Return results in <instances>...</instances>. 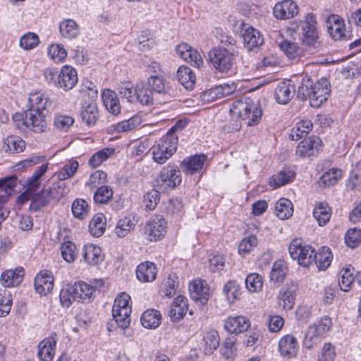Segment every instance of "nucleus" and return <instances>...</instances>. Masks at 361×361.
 I'll return each instance as SVG.
<instances>
[{"label":"nucleus","instance_id":"58836bf2","mask_svg":"<svg viewBox=\"0 0 361 361\" xmlns=\"http://www.w3.org/2000/svg\"><path fill=\"white\" fill-rule=\"evenodd\" d=\"M59 31L63 37L71 39L78 37L80 27L75 20L66 19L60 23Z\"/></svg>","mask_w":361,"mask_h":361},{"label":"nucleus","instance_id":"de8ad7c7","mask_svg":"<svg viewBox=\"0 0 361 361\" xmlns=\"http://www.w3.org/2000/svg\"><path fill=\"white\" fill-rule=\"evenodd\" d=\"M135 227V224L130 216H125L119 219L115 227V233L119 238L128 235Z\"/></svg>","mask_w":361,"mask_h":361},{"label":"nucleus","instance_id":"f03ea898","mask_svg":"<svg viewBox=\"0 0 361 361\" xmlns=\"http://www.w3.org/2000/svg\"><path fill=\"white\" fill-rule=\"evenodd\" d=\"M331 92L330 82L326 78H321L314 82L307 75L302 78L298 87V95L302 99H309L312 107L318 108L325 102Z\"/></svg>","mask_w":361,"mask_h":361},{"label":"nucleus","instance_id":"b1692460","mask_svg":"<svg viewBox=\"0 0 361 361\" xmlns=\"http://www.w3.org/2000/svg\"><path fill=\"white\" fill-rule=\"evenodd\" d=\"M50 104L49 97L43 92H30L28 97V111L47 112Z\"/></svg>","mask_w":361,"mask_h":361},{"label":"nucleus","instance_id":"774afa93","mask_svg":"<svg viewBox=\"0 0 361 361\" xmlns=\"http://www.w3.org/2000/svg\"><path fill=\"white\" fill-rule=\"evenodd\" d=\"M107 182V174L103 171H96L92 173L88 181L86 183V186H88L91 189L99 188L101 185H104Z\"/></svg>","mask_w":361,"mask_h":361},{"label":"nucleus","instance_id":"2f4dec72","mask_svg":"<svg viewBox=\"0 0 361 361\" xmlns=\"http://www.w3.org/2000/svg\"><path fill=\"white\" fill-rule=\"evenodd\" d=\"M295 176V171L290 167H284L279 173L272 176L270 180V186L278 188L293 180Z\"/></svg>","mask_w":361,"mask_h":361},{"label":"nucleus","instance_id":"37998d69","mask_svg":"<svg viewBox=\"0 0 361 361\" xmlns=\"http://www.w3.org/2000/svg\"><path fill=\"white\" fill-rule=\"evenodd\" d=\"M25 147V141L18 136H8L4 140L3 148L10 154H17L23 151Z\"/></svg>","mask_w":361,"mask_h":361},{"label":"nucleus","instance_id":"ddd939ff","mask_svg":"<svg viewBox=\"0 0 361 361\" xmlns=\"http://www.w3.org/2000/svg\"><path fill=\"white\" fill-rule=\"evenodd\" d=\"M75 292L78 302H90L95 289L100 290L104 286V282L102 280L95 281L94 286L89 285L83 281H79L73 284Z\"/></svg>","mask_w":361,"mask_h":361},{"label":"nucleus","instance_id":"5fc2aeb1","mask_svg":"<svg viewBox=\"0 0 361 361\" xmlns=\"http://www.w3.org/2000/svg\"><path fill=\"white\" fill-rule=\"evenodd\" d=\"M342 176V171L333 168L326 171L320 178V183L325 187L335 185Z\"/></svg>","mask_w":361,"mask_h":361},{"label":"nucleus","instance_id":"c03bdc74","mask_svg":"<svg viewBox=\"0 0 361 361\" xmlns=\"http://www.w3.org/2000/svg\"><path fill=\"white\" fill-rule=\"evenodd\" d=\"M106 218L102 214H95L89 224V231L94 237H99L106 230Z\"/></svg>","mask_w":361,"mask_h":361},{"label":"nucleus","instance_id":"9d476101","mask_svg":"<svg viewBox=\"0 0 361 361\" xmlns=\"http://www.w3.org/2000/svg\"><path fill=\"white\" fill-rule=\"evenodd\" d=\"M181 173L177 166L169 164L162 168L157 178L158 186L175 188L181 183Z\"/></svg>","mask_w":361,"mask_h":361},{"label":"nucleus","instance_id":"4be33fe9","mask_svg":"<svg viewBox=\"0 0 361 361\" xmlns=\"http://www.w3.org/2000/svg\"><path fill=\"white\" fill-rule=\"evenodd\" d=\"M236 85L235 82L224 83L206 91L203 94L204 99L213 101L215 99H221L224 97L228 96L235 92L236 90Z\"/></svg>","mask_w":361,"mask_h":361},{"label":"nucleus","instance_id":"09e8293b","mask_svg":"<svg viewBox=\"0 0 361 361\" xmlns=\"http://www.w3.org/2000/svg\"><path fill=\"white\" fill-rule=\"evenodd\" d=\"M178 286V277L175 274H170L164 281L163 286L160 290L162 297L171 298L176 293Z\"/></svg>","mask_w":361,"mask_h":361},{"label":"nucleus","instance_id":"ea45409f","mask_svg":"<svg viewBox=\"0 0 361 361\" xmlns=\"http://www.w3.org/2000/svg\"><path fill=\"white\" fill-rule=\"evenodd\" d=\"M98 110L95 103L85 104L81 108L82 121L87 126L94 125L98 118Z\"/></svg>","mask_w":361,"mask_h":361},{"label":"nucleus","instance_id":"13d9d810","mask_svg":"<svg viewBox=\"0 0 361 361\" xmlns=\"http://www.w3.org/2000/svg\"><path fill=\"white\" fill-rule=\"evenodd\" d=\"M245 286L250 292H259L262 289L263 279L257 273L250 274L246 277Z\"/></svg>","mask_w":361,"mask_h":361},{"label":"nucleus","instance_id":"1a4fd4ad","mask_svg":"<svg viewBox=\"0 0 361 361\" xmlns=\"http://www.w3.org/2000/svg\"><path fill=\"white\" fill-rule=\"evenodd\" d=\"M147 85L152 92L165 97L166 99H171L178 96V92L176 88L170 85L164 77L158 75H151L147 79Z\"/></svg>","mask_w":361,"mask_h":361},{"label":"nucleus","instance_id":"6e6d98bb","mask_svg":"<svg viewBox=\"0 0 361 361\" xmlns=\"http://www.w3.org/2000/svg\"><path fill=\"white\" fill-rule=\"evenodd\" d=\"M287 273V267L283 261L275 262L270 273V279L274 282H282Z\"/></svg>","mask_w":361,"mask_h":361},{"label":"nucleus","instance_id":"412c9836","mask_svg":"<svg viewBox=\"0 0 361 361\" xmlns=\"http://www.w3.org/2000/svg\"><path fill=\"white\" fill-rule=\"evenodd\" d=\"M35 288L42 295L49 293L54 287V277L48 271H41L35 278Z\"/></svg>","mask_w":361,"mask_h":361},{"label":"nucleus","instance_id":"e433bc0d","mask_svg":"<svg viewBox=\"0 0 361 361\" xmlns=\"http://www.w3.org/2000/svg\"><path fill=\"white\" fill-rule=\"evenodd\" d=\"M140 320L145 328L156 329L161 324V315L158 310L150 309L142 313Z\"/></svg>","mask_w":361,"mask_h":361},{"label":"nucleus","instance_id":"c756f323","mask_svg":"<svg viewBox=\"0 0 361 361\" xmlns=\"http://www.w3.org/2000/svg\"><path fill=\"white\" fill-rule=\"evenodd\" d=\"M157 270L153 262H145L140 264L136 269V276L142 282L153 281L157 276Z\"/></svg>","mask_w":361,"mask_h":361},{"label":"nucleus","instance_id":"bf43d9fd","mask_svg":"<svg viewBox=\"0 0 361 361\" xmlns=\"http://www.w3.org/2000/svg\"><path fill=\"white\" fill-rule=\"evenodd\" d=\"M223 291L230 303H233L235 300L239 298L240 295L239 286L233 281H230L226 283L224 287Z\"/></svg>","mask_w":361,"mask_h":361},{"label":"nucleus","instance_id":"052dcab7","mask_svg":"<svg viewBox=\"0 0 361 361\" xmlns=\"http://www.w3.org/2000/svg\"><path fill=\"white\" fill-rule=\"evenodd\" d=\"M61 255L67 262H73L78 256L75 245L68 240L65 241L61 246Z\"/></svg>","mask_w":361,"mask_h":361},{"label":"nucleus","instance_id":"3c124183","mask_svg":"<svg viewBox=\"0 0 361 361\" xmlns=\"http://www.w3.org/2000/svg\"><path fill=\"white\" fill-rule=\"evenodd\" d=\"M18 184V179L16 175H11L0 178V192L10 198Z\"/></svg>","mask_w":361,"mask_h":361},{"label":"nucleus","instance_id":"680f3d73","mask_svg":"<svg viewBox=\"0 0 361 361\" xmlns=\"http://www.w3.org/2000/svg\"><path fill=\"white\" fill-rule=\"evenodd\" d=\"M48 55L56 63L63 62L67 57V51L59 44H52L48 48Z\"/></svg>","mask_w":361,"mask_h":361},{"label":"nucleus","instance_id":"0e129e2a","mask_svg":"<svg viewBox=\"0 0 361 361\" xmlns=\"http://www.w3.org/2000/svg\"><path fill=\"white\" fill-rule=\"evenodd\" d=\"M87 202L83 199H77L72 204V212L75 218L85 219L88 214Z\"/></svg>","mask_w":361,"mask_h":361},{"label":"nucleus","instance_id":"cd10ccee","mask_svg":"<svg viewBox=\"0 0 361 361\" xmlns=\"http://www.w3.org/2000/svg\"><path fill=\"white\" fill-rule=\"evenodd\" d=\"M102 98L106 109L109 113L118 115L121 112L120 101L114 91L105 89L102 92Z\"/></svg>","mask_w":361,"mask_h":361},{"label":"nucleus","instance_id":"69168bd1","mask_svg":"<svg viewBox=\"0 0 361 361\" xmlns=\"http://www.w3.org/2000/svg\"><path fill=\"white\" fill-rule=\"evenodd\" d=\"M258 243L256 236L251 235L243 238L238 245V253L245 257L257 246Z\"/></svg>","mask_w":361,"mask_h":361},{"label":"nucleus","instance_id":"79ce46f5","mask_svg":"<svg viewBox=\"0 0 361 361\" xmlns=\"http://www.w3.org/2000/svg\"><path fill=\"white\" fill-rule=\"evenodd\" d=\"M219 336L217 331L206 332L203 336L202 348L205 355H211L219 345Z\"/></svg>","mask_w":361,"mask_h":361},{"label":"nucleus","instance_id":"473e14b6","mask_svg":"<svg viewBox=\"0 0 361 361\" xmlns=\"http://www.w3.org/2000/svg\"><path fill=\"white\" fill-rule=\"evenodd\" d=\"M296 287L294 285L286 286L280 290L279 305L284 310H290L295 304Z\"/></svg>","mask_w":361,"mask_h":361},{"label":"nucleus","instance_id":"5701e85b","mask_svg":"<svg viewBox=\"0 0 361 361\" xmlns=\"http://www.w3.org/2000/svg\"><path fill=\"white\" fill-rule=\"evenodd\" d=\"M24 277L23 267H17L14 269L4 271L0 277V282L4 287H15L18 286Z\"/></svg>","mask_w":361,"mask_h":361},{"label":"nucleus","instance_id":"c85d7f7f","mask_svg":"<svg viewBox=\"0 0 361 361\" xmlns=\"http://www.w3.org/2000/svg\"><path fill=\"white\" fill-rule=\"evenodd\" d=\"M56 341L52 337L42 341L38 345L37 356L41 361H51L55 354Z\"/></svg>","mask_w":361,"mask_h":361},{"label":"nucleus","instance_id":"dca6fc26","mask_svg":"<svg viewBox=\"0 0 361 361\" xmlns=\"http://www.w3.org/2000/svg\"><path fill=\"white\" fill-rule=\"evenodd\" d=\"M298 13V7L292 0H283L277 3L273 9L274 16L281 20L293 18Z\"/></svg>","mask_w":361,"mask_h":361},{"label":"nucleus","instance_id":"393cba45","mask_svg":"<svg viewBox=\"0 0 361 361\" xmlns=\"http://www.w3.org/2000/svg\"><path fill=\"white\" fill-rule=\"evenodd\" d=\"M206 160L204 154H195L183 159L180 167L183 172L189 174L202 171Z\"/></svg>","mask_w":361,"mask_h":361},{"label":"nucleus","instance_id":"c9c22d12","mask_svg":"<svg viewBox=\"0 0 361 361\" xmlns=\"http://www.w3.org/2000/svg\"><path fill=\"white\" fill-rule=\"evenodd\" d=\"M280 49L290 59H299L304 55V50L297 43L283 39L279 42Z\"/></svg>","mask_w":361,"mask_h":361},{"label":"nucleus","instance_id":"423d86ee","mask_svg":"<svg viewBox=\"0 0 361 361\" xmlns=\"http://www.w3.org/2000/svg\"><path fill=\"white\" fill-rule=\"evenodd\" d=\"M178 136L166 133L160 139L159 143L152 147V159L163 164L176 152L178 146Z\"/></svg>","mask_w":361,"mask_h":361},{"label":"nucleus","instance_id":"864d4df0","mask_svg":"<svg viewBox=\"0 0 361 361\" xmlns=\"http://www.w3.org/2000/svg\"><path fill=\"white\" fill-rule=\"evenodd\" d=\"M49 164L46 163L37 167L32 176L27 180V186L29 190L35 191L40 185L41 177L47 171Z\"/></svg>","mask_w":361,"mask_h":361},{"label":"nucleus","instance_id":"9b49d317","mask_svg":"<svg viewBox=\"0 0 361 361\" xmlns=\"http://www.w3.org/2000/svg\"><path fill=\"white\" fill-rule=\"evenodd\" d=\"M166 221L162 216H154L145 226V234L150 241L161 240L166 233Z\"/></svg>","mask_w":361,"mask_h":361},{"label":"nucleus","instance_id":"39448f33","mask_svg":"<svg viewBox=\"0 0 361 361\" xmlns=\"http://www.w3.org/2000/svg\"><path fill=\"white\" fill-rule=\"evenodd\" d=\"M317 21L312 13H307L305 20L298 26L299 39L303 46L310 49L316 48L319 44V32L316 27Z\"/></svg>","mask_w":361,"mask_h":361},{"label":"nucleus","instance_id":"e2e57ef3","mask_svg":"<svg viewBox=\"0 0 361 361\" xmlns=\"http://www.w3.org/2000/svg\"><path fill=\"white\" fill-rule=\"evenodd\" d=\"M114 194V191L110 186L101 185L94 194V200L96 203L105 204L109 202Z\"/></svg>","mask_w":361,"mask_h":361},{"label":"nucleus","instance_id":"f8f14e48","mask_svg":"<svg viewBox=\"0 0 361 361\" xmlns=\"http://www.w3.org/2000/svg\"><path fill=\"white\" fill-rule=\"evenodd\" d=\"M189 291L191 299L198 305H206L210 298L209 288L204 281L198 280L190 283Z\"/></svg>","mask_w":361,"mask_h":361},{"label":"nucleus","instance_id":"4c0bfd02","mask_svg":"<svg viewBox=\"0 0 361 361\" xmlns=\"http://www.w3.org/2000/svg\"><path fill=\"white\" fill-rule=\"evenodd\" d=\"M314 262L319 270H325L330 266L333 255L329 247H322L317 252H314Z\"/></svg>","mask_w":361,"mask_h":361},{"label":"nucleus","instance_id":"a878e982","mask_svg":"<svg viewBox=\"0 0 361 361\" xmlns=\"http://www.w3.org/2000/svg\"><path fill=\"white\" fill-rule=\"evenodd\" d=\"M188 309V299L183 295H178L173 300L169 315L173 322H177L183 318Z\"/></svg>","mask_w":361,"mask_h":361},{"label":"nucleus","instance_id":"a211bd4d","mask_svg":"<svg viewBox=\"0 0 361 361\" xmlns=\"http://www.w3.org/2000/svg\"><path fill=\"white\" fill-rule=\"evenodd\" d=\"M250 326V320L244 316L228 317L224 321V329L230 334H240Z\"/></svg>","mask_w":361,"mask_h":361},{"label":"nucleus","instance_id":"4468645a","mask_svg":"<svg viewBox=\"0 0 361 361\" xmlns=\"http://www.w3.org/2000/svg\"><path fill=\"white\" fill-rule=\"evenodd\" d=\"M321 140L316 136H310L301 141L296 147L298 156L305 158L315 155L321 146Z\"/></svg>","mask_w":361,"mask_h":361},{"label":"nucleus","instance_id":"72a5a7b5","mask_svg":"<svg viewBox=\"0 0 361 361\" xmlns=\"http://www.w3.org/2000/svg\"><path fill=\"white\" fill-rule=\"evenodd\" d=\"M178 82L187 90H192L195 85L196 77L192 71L186 66L178 68L176 74Z\"/></svg>","mask_w":361,"mask_h":361},{"label":"nucleus","instance_id":"a19ab883","mask_svg":"<svg viewBox=\"0 0 361 361\" xmlns=\"http://www.w3.org/2000/svg\"><path fill=\"white\" fill-rule=\"evenodd\" d=\"M313 216L319 225L322 226L329 222L331 219V208L326 202H319L316 204L314 209Z\"/></svg>","mask_w":361,"mask_h":361},{"label":"nucleus","instance_id":"338daca9","mask_svg":"<svg viewBox=\"0 0 361 361\" xmlns=\"http://www.w3.org/2000/svg\"><path fill=\"white\" fill-rule=\"evenodd\" d=\"M79 167V164L75 160H70L58 173V178L64 180L75 175Z\"/></svg>","mask_w":361,"mask_h":361},{"label":"nucleus","instance_id":"603ef678","mask_svg":"<svg viewBox=\"0 0 361 361\" xmlns=\"http://www.w3.org/2000/svg\"><path fill=\"white\" fill-rule=\"evenodd\" d=\"M115 152L114 148L106 147L94 153L89 159L88 164L92 168L100 166Z\"/></svg>","mask_w":361,"mask_h":361},{"label":"nucleus","instance_id":"f704fd0d","mask_svg":"<svg viewBox=\"0 0 361 361\" xmlns=\"http://www.w3.org/2000/svg\"><path fill=\"white\" fill-rule=\"evenodd\" d=\"M135 102H138L142 105H149L152 104L153 93L147 84L144 82H139L135 87Z\"/></svg>","mask_w":361,"mask_h":361},{"label":"nucleus","instance_id":"7c9ffc66","mask_svg":"<svg viewBox=\"0 0 361 361\" xmlns=\"http://www.w3.org/2000/svg\"><path fill=\"white\" fill-rule=\"evenodd\" d=\"M82 257L89 265L94 266L103 260L102 250L94 244H87L83 247Z\"/></svg>","mask_w":361,"mask_h":361},{"label":"nucleus","instance_id":"7ed1b4c3","mask_svg":"<svg viewBox=\"0 0 361 361\" xmlns=\"http://www.w3.org/2000/svg\"><path fill=\"white\" fill-rule=\"evenodd\" d=\"M46 114L47 112L27 110L23 114H14L13 121L20 130L29 129L35 133H44L49 128Z\"/></svg>","mask_w":361,"mask_h":361},{"label":"nucleus","instance_id":"8fccbe9b","mask_svg":"<svg viewBox=\"0 0 361 361\" xmlns=\"http://www.w3.org/2000/svg\"><path fill=\"white\" fill-rule=\"evenodd\" d=\"M77 297L73 284L68 283L61 290L60 302L63 307L68 308L74 301H78Z\"/></svg>","mask_w":361,"mask_h":361},{"label":"nucleus","instance_id":"4d7b16f0","mask_svg":"<svg viewBox=\"0 0 361 361\" xmlns=\"http://www.w3.org/2000/svg\"><path fill=\"white\" fill-rule=\"evenodd\" d=\"M118 92L122 99H126L128 102H135V87L130 82H122L118 87Z\"/></svg>","mask_w":361,"mask_h":361},{"label":"nucleus","instance_id":"6ab92c4d","mask_svg":"<svg viewBox=\"0 0 361 361\" xmlns=\"http://www.w3.org/2000/svg\"><path fill=\"white\" fill-rule=\"evenodd\" d=\"M78 74L75 68L63 66L58 75V84L64 90H71L78 82Z\"/></svg>","mask_w":361,"mask_h":361},{"label":"nucleus","instance_id":"20e7f679","mask_svg":"<svg viewBox=\"0 0 361 361\" xmlns=\"http://www.w3.org/2000/svg\"><path fill=\"white\" fill-rule=\"evenodd\" d=\"M208 57L212 66L219 72L227 73L235 63L234 49L222 45L212 49Z\"/></svg>","mask_w":361,"mask_h":361},{"label":"nucleus","instance_id":"0eeeda50","mask_svg":"<svg viewBox=\"0 0 361 361\" xmlns=\"http://www.w3.org/2000/svg\"><path fill=\"white\" fill-rule=\"evenodd\" d=\"M130 297L126 293L119 294L114 300L112 315L118 326L125 329L130 325L131 306L129 305Z\"/></svg>","mask_w":361,"mask_h":361},{"label":"nucleus","instance_id":"f3484780","mask_svg":"<svg viewBox=\"0 0 361 361\" xmlns=\"http://www.w3.org/2000/svg\"><path fill=\"white\" fill-rule=\"evenodd\" d=\"M326 28L334 40L346 39L345 35L344 23L338 15L331 14L326 20Z\"/></svg>","mask_w":361,"mask_h":361},{"label":"nucleus","instance_id":"bb28decb","mask_svg":"<svg viewBox=\"0 0 361 361\" xmlns=\"http://www.w3.org/2000/svg\"><path fill=\"white\" fill-rule=\"evenodd\" d=\"M243 37L245 47L249 51L259 47L264 42L263 36L252 27H249L244 30Z\"/></svg>","mask_w":361,"mask_h":361},{"label":"nucleus","instance_id":"49530a36","mask_svg":"<svg viewBox=\"0 0 361 361\" xmlns=\"http://www.w3.org/2000/svg\"><path fill=\"white\" fill-rule=\"evenodd\" d=\"M292 202L286 198H281L275 205V214L280 219H287L293 215Z\"/></svg>","mask_w":361,"mask_h":361},{"label":"nucleus","instance_id":"f257e3e1","mask_svg":"<svg viewBox=\"0 0 361 361\" xmlns=\"http://www.w3.org/2000/svg\"><path fill=\"white\" fill-rule=\"evenodd\" d=\"M231 116L234 123L229 129L237 131L241 128V121H244L247 126L257 125L262 118V109L257 103L254 102L249 97L238 99L233 103L230 109Z\"/></svg>","mask_w":361,"mask_h":361},{"label":"nucleus","instance_id":"a18cd8bd","mask_svg":"<svg viewBox=\"0 0 361 361\" xmlns=\"http://www.w3.org/2000/svg\"><path fill=\"white\" fill-rule=\"evenodd\" d=\"M312 129V123L310 120H302L297 123L295 126L293 128L289 135V137L292 140H298L305 137Z\"/></svg>","mask_w":361,"mask_h":361},{"label":"nucleus","instance_id":"2eb2a0df","mask_svg":"<svg viewBox=\"0 0 361 361\" xmlns=\"http://www.w3.org/2000/svg\"><path fill=\"white\" fill-rule=\"evenodd\" d=\"M298 349V342L293 335L287 334L283 336L279 341V353L286 359L296 357Z\"/></svg>","mask_w":361,"mask_h":361},{"label":"nucleus","instance_id":"6e6552de","mask_svg":"<svg viewBox=\"0 0 361 361\" xmlns=\"http://www.w3.org/2000/svg\"><path fill=\"white\" fill-rule=\"evenodd\" d=\"M288 250L291 258L298 260L301 266L307 267L314 262V250L311 245L304 244L300 239L293 240Z\"/></svg>","mask_w":361,"mask_h":361},{"label":"nucleus","instance_id":"aec40b11","mask_svg":"<svg viewBox=\"0 0 361 361\" xmlns=\"http://www.w3.org/2000/svg\"><path fill=\"white\" fill-rule=\"evenodd\" d=\"M295 93V85L291 81H282L279 82L275 88L274 98L281 104H288Z\"/></svg>","mask_w":361,"mask_h":361}]
</instances>
